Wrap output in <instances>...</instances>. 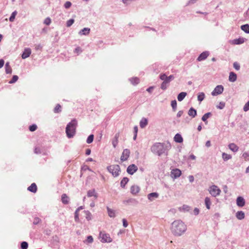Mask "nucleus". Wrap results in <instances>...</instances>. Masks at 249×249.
Listing matches in <instances>:
<instances>
[{"mask_svg": "<svg viewBox=\"0 0 249 249\" xmlns=\"http://www.w3.org/2000/svg\"><path fill=\"white\" fill-rule=\"evenodd\" d=\"M172 233L176 236H180L186 230V226L180 220L174 221L171 228Z\"/></svg>", "mask_w": 249, "mask_h": 249, "instance_id": "1", "label": "nucleus"}, {"mask_svg": "<svg viewBox=\"0 0 249 249\" xmlns=\"http://www.w3.org/2000/svg\"><path fill=\"white\" fill-rule=\"evenodd\" d=\"M171 147V146L170 144L168 145H165L163 143L157 142L151 147V151L158 156H160L165 153Z\"/></svg>", "mask_w": 249, "mask_h": 249, "instance_id": "2", "label": "nucleus"}, {"mask_svg": "<svg viewBox=\"0 0 249 249\" xmlns=\"http://www.w3.org/2000/svg\"><path fill=\"white\" fill-rule=\"evenodd\" d=\"M108 171L114 177H118L121 171L120 167L118 165H111L107 167Z\"/></svg>", "mask_w": 249, "mask_h": 249, "instance_id": "3", "label": "nucleus"}, {"mask_svg": "<svg viewBox=\"0 0 249 249\" xmlns=\"http://www.w3.org/2000/svg\"><path fill=\"white\" fill-rule=\"evenodd\" d=\"M99 238L101 239V242L102 243H110L112 241V238L109 234L105 231H101L99 234Z\"/></svg>", "mask_w": 249, "mask_h": 249, "instance_id": "4", "label": "nucleus"}, {"mask_svg": "<svg viewBox=\"0 0 249 249\" xmlns=\"http://www.w3.org/2000/svg\"><path fill=\"white\" fill-rule=\"evenodd\" d=\"M210 194L213 196H216L220 195L221 190L216 185H212L209 189Z\"/></svg>", "mask_w": 249, "mask_h": 249, "instance_id": "5", "label": "nucleus"}, {"mask_svg": "<svg viewBox=\"0 0 249 249\" xmlns=\"http://www.w3.org/2000/svg\"><path fill=\"white\" fill-rule=\"evenodd\" d=\"M66 132L68 138L73 137L75 133V125H67L66 128Z\"/></svg>", "mask_w": 249, "mask_h": 249, "instance_id": "6", "label": "nucleus"}, {"mask_svg": "<svg viewBox=\"0 0 249 249\" xmlns=\"http://www.w3.org/2000/svg\"><path fill=\"white\" fill-rule=\"evenodd\" d=\"M160 77L161 80L166 83L168 85L172 80L174 79V76L173 75H170L169 76H167L165 74H160Z\"/></svg>", "mask_w": 249, "mask_h": 249, "instance_id": "7", "label": "nucleus"}, {"mask_svg": "<svg viewBox=\"0 0 249 249\" xmlns=\"http://www.w3.org/2000/svg\"><path fill=\"white\" fill-rule=\"evenodd\" d=\"M130 151L128 149H125L124 150L121 156V160L123 162L124 161L128 159L130 156Z\"/></svg>", "mask_w": 249, "mask_h": 249, "instance_id": "8", "label": "nucleus"}, {"mask_svg": "<svg viewBox=\"0 0 249 249\" xmlns=\"http://www.w3.org/2000/svg\"><path fill=\"white\" fill-rule=\"evenodd\" d=\"M224 90V88L222 85L217 86L212 92L213 96H216L218 94H221Z\"/></svg>", "mask_w": 249, "mask_h": 249, "instance_id": "9", "label": "nucleus"}, {"mask_svg": "<svg viewBox=\"0 0 249 249\" xmlns=\"http://www.w3.org/2000/svg\"><path fill=\"white\" fill-rule=\"evenodd\" d=\"M181 175V171L177 168L173 169L171 172V177L174 178H176L179 177Z\"/></svg>", "mask_w": 249, "mask_h": 249, "instance_id": "10", "label": "nucleus"}, {"mask_svg": "<svg viewBox=\"0 0 249 249\" xmlns=\"http://www.w3.org/2000/svg\"><path fill=\"white\" fill-rule=\"evenodd\" d=\"M138 170V167L135 164H132L128 166L127 168V172L130 175H133Z\"/></svg>", "mask_w": 249, "mask_h": 249, "instance_id": "11", "label": "nucleus"}, {"mask_svg": "<svg viewBox=\"0 0 249 249\" xmlns=\"http://www.w3.org/2000/svg\"><path fill=\"white\" fill-rule=\"evenodd\" d=\"M140 191V188L137 185H134L132 186L130 188V192L131 194L133 195H137L138 193H139Z\"/></svg>", "mask_w": 249, "mask_h": 249, "instance_id": "12", "label": "nucleus"}, {"mask_svg": "<svg viewBox=\"0 0 249 249\" xmlns=\"http://www.w3.org/2000/svg\"><path fill=\"white\" fill-rule=\"evenodd\" d=\"M209 53L208 52H204L202 53H201L199 56L198 57L197 60L198 61H201L202 60H205L207 58V57L209 56Z\"/></svg>", "mask_w": 249, "mask_h": 249, "instance_id": "13", "label": "nucleus"}, {"mask_svg": "<svg viewBox=\"0 0 249 249\" xmlns=\"http://www.w3.org/2000/svg\"><path fill=\"white\" fill-rule=\"evenodd\" d=\"M31 54V50L29 48H25L24 50V52L22 54V59H25L27 57H28L30 54Z\"/></svg>", "mask_w": 249, "mask_h": 249, "instance_id": "14", "label": "nucleus"}, {"mask_svg": "<svg viewBox=\"0 0 249 249\" xmlns=\"http://www.w3.org/2000/svg\"><path fill=\"white\" fill-rule=\"evenodd\" d=\"M245 40L246 39L244 38H239L233 39L231 41V43L232 44L239 45L243 43L245 41Z\"/></svg>", "mask_w": 249, "mask_h": 249, "instance_id": "15", "label": "nucleus"}, {"mask_svg": "<svg viewBox=\"0 0 249 249\" xmlns=\"http://www.w3.org/2000/svg\"><path fill=\"white\" fill-rule=\"evenodd\" d=\"M236 203L238 206L243 207L245 205V201L244 199L242 197L239 196L237 198Z\"/></svg>", "mask_w": 249, "mask_h": 249, "instance_id": "16", "label": "nucleus"}, {"mask_svg": "<svg viewBox=\"0 0 249 249\" xmlns=\"http://www.w3.org/2000/svg\"><path fill=\"white\" fill-rule=\"evenodd\" d=\"M119 137V134L117 133L115 135L114 138L112 140V144L114 148H115L118 145Z\"/></svg>", "mask_w": 249, "mask_h": 249, "instance_id": "17", "label": "nucleus"}, {"mask_svg": "<svg viewBox=\"0 0 249 249\" xmlns=\"http://www.w3.org/2000/svg\"><path fill=\"white\" fill-rule=\"evenodd\" d=\"M236 79H237L236 74L233 72H231L230 73V75H229V80L230 82H234L236 80Z\"/></svg>", "mask_w": 249, "mask_h": 249, "instance_id": "18", "label": "nucleus"}, {"mask_svg": "<svg viewBox=\"0 0 249 249\" xmlns=\"http://www.w3.org/2000/svg\"><path fill=\"white\" fill-rule=\"evenodd\" d=\"M90 29L89 28H84L79 32L80 35H88L89 34Z\"/></svg>", "mask_w": 249, "mask_h": 249, "instance_id": "19", "label": "nucleus"}, {"mask_svg": "<svg viewBox=\"0 0 249 249\" xmlns=\"http://www.w3.org/2000/svg\"><path fill=\"white\" fill-rule=\"evenodd\" d=\"M28 190L33 192L36 193L37 191V186L36 183H33L28 188Z\"/></svg>", "mask_w": 249, "mask_h": 249, "instance_id": "20", "label": "nucleus"}, {"mask_svg": "<svg viewBox=\"0 0 249 249\" xmlns=\"http://www.w3.org/2000/svg\"><path fill=\"white\" fill-rule=\"evenodd\" d=\"M61 200L62 203L64 204H67L69 203V198L65 194H64L62 195Z\"/></svg>", "mask_w": 249, "mask_h": 249, "instance_id": "21", "label": "nucleus"}, {"mask_svg": "<svg viewBox=\"0 0 249 249\" xmlns=\"http://www.w3.org/2000/svg\"><path fill=\"white\" fill-rule=\"evenodd\" d=\"M87 196L88 197L94 196L95 198H97V195L95 190H90L88 192Z\"/></svg>", "mask_w": 249, "mask_h": 249, "instance_id": "22", "label": "nucleus"}, {"mask_svg": "<svg viewBox=\"0 0 249 249\" xmlns=\"http://www.w3.org/2000/svg\"><path fill=\"white\" fill-rule=\"evenodd\" d=\"M174 141L178 143H181L183 142V138L181 137V136L179 134H177L174 138Z\"/></svg>", "mask_w": 249, "mask_h": 249, "instance_id": "23", "label": "nucleus"}, {"mask_svg": "<svg viewBox=\"0 0 249 249\" xmlns=\"http://www.w3.org/2000/svg\"><path fill=\"white\" fill-rule=\"evenodd\" d=\"M187 95V93L185 92H181L178 95V101H182Z\"/></svg>", "mask_w": 249, "mask_h": 249, "instance_id": "24", "label": "nucleus"}, {"mask_svg": "<svg viewBox=\"0 0 249 249\" xmlns=\"http://www.w3.org/2000/svg\"><path fill=\"white\" fill-rule=\"evenodd\" d=\"M236 216L237 219L242 220L245 218V213L242 211H238L236 213Z\"/></svg>", "mask_w": 249, "mask_h": 249, "instance_id": "25", "label": "nucleus"}, {"mask_svg": "<svg viewBox=\"0 0 249 249\" xmlns=\"http://www.w3.org/2000/svg\"><path fill=\"white\" fill-rule=\"evenodd\" d=\"M229 148L233 152H237L238 150V147L233 143H230Z\"/></svg>", "mask_w": 249, "mask_h": 249, "instance_id": "26", "label": "nucleus"}, {"mask_svg": "<svg viewBox=\"0 0 249 249\" xmlns=\"http://www.w3.org/2000/svg\"><path fill=\"white\" fill-rule=\"evenodd\" d=\"M188 115L190 116L195 117L196 115V110L194 109L193 107H191L188 111Z\"/></svg>", "mask_w": 249, "mask_h": 249, "instance_id": "27", "label": "nucleus"}, {"mask_svg": "<svg viewBox=\"0 0 249 249\" xmlns=\"http://www.w3.org/2000/svg\"><path fill=\"white\" fill-rule=\"evenodd\" d=\"M159 195L157 193H151L148 195V198L151 201L153 200L154 198H157Z\"/></svg>", "mask_w": 249, "mask_h": 249, "instance_id": "28", "label": "nucleus"}, {"mask_svg": "<svg viewBox=\"0 0 249 249\" xmlns=\"http://www.w3.org/2000/svg\"><path fill=\"white\" fill-rule=\"evenodd\" d=\"M5 72H6V73L9 74V73H12V68H11V67H10V66L9 65V62H7L5 64Z\"/></svg>", "mask_w": 249, "mask_h": 249, "instance_id": "29", "label": "nucleus"}, {"mask_svg": "<svg viewBox=\"0 0 249 249\" xmlns=\"http://www.w3.org/2000/svg\"><path fill=\"white\" fill-rule=\"evenodd\" d=\"M212 114L210 112H208L205 113L202 117V120L205 122V124H207L208 122L207 120L211 116Z\"/></svg>", "mask_w": 249, "mask_h": 249, "instance_id": "30", "label": "nucleus"}, {"mask_svg": "<svg viewBox=\"0 0 249 249\" xmlns=\"http://www.w3.org/2000/svg\"><path fill=\"white\" fill-rule=\"evenodd\" d=\"M129 81L132 84L136 85L140 82L139 79L137 77H133L129 79Z\"/></svg>", "mask_w": 249, "mask_h": 249, "instance_id": "31", "label": "nucleus"}, {"mask_svg": "<svg viewBox=\"0 0 249 249\" xmlns=\"http://www.w3.org/2000/svg\"><path fill=\"white\" fill-rule=\"evenodd\" d=\"M108 214L110 217H114L115 216V211L107 207Z\"/></svg>", "mask_w": 249, "mask_h": 249, "instance_id": "32", "label": "nucleus"}, {"mask_svg": "<svg viewBox=\"0 0 249 249\" xmlns=\"http://www.w3.org/2000/svg\"><path fill=\"white\" fill-rule=\"evenodd\" d=\"M205 97V95L204 92H199L197 95V100L198 101L201 102L204 100Z\"/></svg>", "mask_w": 249, "mask_h": 249, "instance_id": "33", "label": "nucleus"}, {"mask_svg": "<svg viewBox=\"0 0 249 249\" xmlns=\"http://www.w3.org/2000/svg\"><path fill=\"white\" fill-rule=\"evenodd\" d=\"M241 29L244 31L246 33H249V24H245L242 25L241 27Z\"/></svg>", "mask_w": 249, "mask_h": 249, "instance_id": "34", "label": "nucleus"}, {"mask_svg": "<svg viewBox=\"0 0 249 249\" xmlns=\"http://www.w3.org/2000/svg\"><path fill=\"white\" fill-rule=\"evenodd\" d=\"M128 181V178H124L121 181V186L122 188H124Z\"/></svg>", "mask_w": 249, "mask_h": 249, "instance_id": "35", "label": "nucleus"}, {"mask_svg": "<svg viewBox=\"0 0 249 249\" xmlns=\"http://www.w3.org/2000/svg\"><path fill=\"white\" fill-rule=\"evenodd\" d=\"M205 203L206 208L209 210L210 209V205L211 204V202L210 198H209L208 197H206L205 198Z\"/></svg>", "mask_w": 249, "mask_h": 249, "instance_id": "36", "label": "nucleus"}, {"mask_svg": "<svg viewBox=\"0 0 249 249\" xmlns=\"http://www.w3.org/2000/svg\"><path fill=\"white\" fill-rule=\"evenodd\" d=\"M222 158L224 160H228L231 159V156L225 153L222 154Z\"/></svg>", "mask_w": 249, "mask_h": 249, "instance_id": "37", "label": "nucleus"}, {"mask_svg": "<svg viewBox=\"0 0 249 249\" xmlns=\"http://www.w3.org/2000/svg\"><path fill=\"white\" fill-rule=\"evenodd\" d=\"M17 12L16 11H15L14 12H13L10 18H9V20L11 21V22H13L15 19V17L17 15Z\"/></svg>", "mask_w": 249, "mask_h": 249, "instance_id": "38", "label": "nucleus"}, {"mask_svg": "<svg viewBox=\"0 0 249 249\" xmlns=\"http://www.w3.org/2000/svg\"><path fill=\"white\" fill-rule=\"evenodd\" d=\"M93 138H94V135L93 134L90 135L88 137V139L87 140V142L88 143H91L93 142Z\"/></svg>", "mask_w": 249, "mask_h": 249, "instance_id": "39", "label": "nucleus"}, {"mask_svg": "<svg viewBox=\"0 0 249 249\" xmlns=\"http://www.w3.org/2000/svg\"><path fill=\"white\" fill-rule=\"evenodd\" d=\"M171 106H172L174 111H175L176 110L177 107V103L176 100H175L172 101Z\"/></svg>", "mask_w": 249, "mask_h": 249, "instance_id": "40", "label": "nucleus"}, {"mask_svg": "<svg viewBox=\"0 0 249 249\" xmlns=\"http://www.w3.org/2000/svg\"><path fill=\"white\" fill-rule=\"evenodd\" d=\"M18 76L17 75H14L12 79L9 82L10 84H13L15 83L18 80Z\"/></svg>", "mask_w": 249, "mask_h": 249, "instance_id": "41", "label": "nucleus"}, {"mask_svg": "<svg viewBox=\"0 0 249 249\" xmlns=\"http://www.w3.org/2000/svg\"><path fill=\"white\" fill-rule=\"evenodd\" d=\"M28 247V244L26 242H22L21 244V249H27Z\"/></svg>", "mask_w": 249, "mask_h": 249, "instance_id": "42", "label": "nucleus"}, {"mask_svg": "<svg viewBox=\"0 0 249 249\" xmlns=\"http://www.w3.org/2000/svg\"><path fill=\"white\" fill-rule=\"evenodd\" d=\"M61 106L59 104L57 105L54 108V112L55 113H58L61 111Z\"/></svg>", "mask_w": 249, "mask_h": 249, "instance_id": "43", "label": "nucleus"}, {"mask_svg": "<svg viewBox=\"0 0 249 249\" xmlns=\"http://www.w3.org/2000/svg\"><path fill=\"white\" fill-rule=\"evenodd\" d=\"M225 103L224 102H221L219 103L218 105L216 106V107L217 108L222 109L225 107Z\"/></svg>", "mask_w": 249, "mask_h": 249, "instance_id": "44", "label": "nucleus"}, {"mask_svg": "<svg viewBox=\"0 0 249 249\" xmlns=\"http://www.w3.org/2000/svg\"><path fill=\"white\" fill-rule=\"evenodd\" d=\"M168 86V85L166 83L163 81L161 84L160 88L163 90H165L167 89Z\"/></svg>", "mask_w": 249, "mask_h": 249, "instance_id": "45", "label": "nucleus"}, {"mask_svg": "<svg viewBox=\"0 0 249 249\" xmlns=\"http://www.w3.org/2000/svg\"><path fill=\"white\" fill-rule=\"evenodd\" d=\"M242 157L244 158L246 161H249V154L248 153H244L242 155Z\"/></svg>", "mask_w": 249, "mask_h": 249, "instance_id": "46", "label": "nucleus"}, {"mask_svg": "<svg viewBox=\"0 0 249 249\" xmlns=\"http://www.w3.org/2000/svg\"><path fill=\"white\" fill-rule=\"evenodd\" d=\"M71 4H72L70 1H67L65 3L64 6L66 9H69L71 7Z\"/></svg>", "mask_w": 249, "mask_h": 249, "instance_id": "47", "label": "nucleus"}, {"mask_svg": "<svg viewBox=\"0 0 249 249\" xmlns=\"http://www.w3.org/2000/svg\"><path fill=\"white\" fill-rule=\"evenodd\" d=\"M147 119L145 118H142L140 122V124H147Z\"/></svg>", "mask_w": 249, "mask_h": 249, "instance_id": "48", "label": "nucleus"}, {"mask_svg": "<svg viewBox=\"0 0 249 249\" xmlns=\"http://www.w3.org/2000/svg\"><path fill=\"white\" fill-rule=\"evenodd\" d=\"M51 23V19L50 18H47L45 19L44 21V23L47 25H49Z\"/></svg>", "mask_w": 249, "mask_h": 249, "instance_id": "49", "label": "nucleus"}, {"mask_svg": "<svg viewBox=\"0 0 249 249\" xmlns=\"http://www.w3.org/2000/svg\"><path fill=\"white\" fill-rule=\"evenodd\" d=\"M243 110L245 112L249 110V101L244 105Z\"/></svg>", "mask_w": 249, "mask_h": 249, "instance_id": "50", "label": "nucleus"}, {"mask_svg": "<svg viewBox=\"0 0 249 249\" xmlns=\"http://www.w3.org/2000/svg\"><path fill=\"white\" fill-rule=\"evenodd\" d=\"M74 20L73 19H70L67 21V26L70 27L73 23Z\"/></svg>", "mask_w": 249, "mask_h": 249, "instance_id": "51", "label": "nucleus"}, {"mask_svg": "<svg viewBox=\"0 0 249 249\" xmlns=\"http://www.w3.org/2000/svg\"><path fill=\"white\" fill-rule=\"evenodd\" d=\"M137 132H138V127H137V126H135L134 127V135L133 139L134 140H135L136 139Z\"/></svg>", "mask_w": 249, "mask_h": 249, "instance_id": "52", "label": "nucleus"}, {"mask_svg": "<svg viewBox=\"0 0 249 249\" xmlns=\"http://www.w3.org/2000/svg\"><path fill=\"white\" fill-rule=\"evenodd\" d=\"M233 67L236 70L238 71L240 69V66L237 62H234L233 63Z\"/></svg>", "mask_w": 249, "mask_h": 249, "instance_id": "53", "label": "nucleus"}, {"mask_svg": "<svg viewBox=\"0 0 249 249\" xmlns=\"http://www.w3.org/2000/svg\"><path fill=\"white\" fill-rule=\"evenodd\" d=\"M85 213L86 214V218L88 220H89L91 219V213L89 211H85Z\"/></svg>", "mask_w": 249, "mask_h": 249, "instance_id": "54", "label": "nucleus"}, {"mask_svg": "<svg viewBox=\"0 0 249 249\" xmlns=\"http://www.w3.org/2000/svg\"><path fill=\"white\" fill-rule=\"evenodd\" d=\"M74 219L76 221H79V213L78 211H76L75 212Z\"/></svg>", "mask_w": 249, "mask_h": 249, "instance_id": "55", "label": "nucleus"}, {"mask_svg": "<svg viewBox=\"0 0 249 249\" xmlns=\"http://www.w3.org/2000/svg\"><path fill=\"white\" fill-rule=\"evenodd\" d=\"M77 124V121L76 119H72L70 122H69L68 124H71V125H72V124Z\"/></svg>", "mask_w": 249, "mask_h": 249, "instance_id": "56", "label": "nucleus"}, {"mask_svg": "<svg viewBox=\"0 0 249 249\" xmlns=\"http://www.w3.org/2000/svg\"><path fill=\"white\" fill-rule=\"evenodd\" d=\"M37 128V126L36 125H30V127H29V130L31 131H34L35 130H36Z\"/></svg>", "mask_w": 249, "mask_h": 249, "instance_id": "57", "label": "nucleus"}, {"mask_svg": "<svg viewBox=\"0 0 249 249\" xmlns=\"http://www.w3.org/2000/svg\"><path fill=\"white\" fill-rule=\"evenodd\" d=\"M123 226L124 227L126 228L128 226V223L126 220L124 218L123 219Z\"/></svg>", "mask_w": 249, "mask_h": 249, "instance_id": "58", "label": "nucleus"}, {"mask_svg": "<svg viewBox=\"0 0 249 249\" xmlns=\"http://www.w3.org/2000/svg\"><path fill=\"white\" fill-rule=\"evenodd\" d=\"M40 219L39 218L36 217L34 219L33 223L34 224L36 225V224H37L40 222Z\"/></svg>", "mask_w": 249, "mask_h": 249, "instance_id": "59", "label": "nucleus"}, {"mask_svg": "<svg viewBox=\"0 0 249 249\" xmlns=\"http://www.w3.org/2000/svg\"><path fill=\"white\" fill-rule=\"evenodd\" d=\"M93 241V238L91 236H89L87 237V241L89 243H92Z\"/></svg>", "mask_w": 249, "mask_h": 249, "instance_id": "60", "label": "nucleus"}, {"mask_svg": "<svg viewBox=\"0 0 249 249\" xmlns=\"http://www.w3.org/2000/svg\"><path fill=\"white\" fill-rule=\"evenodd\" d=\"M197 0H190L186 5H189L195 3Z\"/></svg>", "mask_w": 249, "mask_h": 249, "instance_id": "61", "label": "nucleus"}, {"mask_svg": "<svg viewBox=\"0 0 249 249\" xmlns=\"http://www.w3.org/2000/svg\"><path fill=\"white\" fill-rule=\"evenodd\" d=\"M34 151L36 154H39L41 153L40 149L39 147H36L35 148Z\"/></svg>", "mask_w": 249, "mask_h": 249, "instance_id": "62", "label": "nucleus"}, {"mask_svg": "<svg viewBox=\"0 0 249 249\" xmlns=\"http://www.w3.org/2000/svg\"><path fill=\"white\" fill-rule=\"evenodd\" d=\"M4 64V61L3 59H0V69L3 67Z\"/></svg>", "mask_w": 249, "mask_h": 249, "instance_id": "63", "label": "nucleus"}, {"mask_svg": "<svg viewBox=\"0 0 249 249\" xmlns=\"http://www.w3.org/2000/svg\"><path fill=\"white\" fill-rule=\"evenodd\" d=\"M154 89V87H150L149 88H148L146 90L149 92V93H151L153 91V89Z\"/></svg>", "mask_w": 249, "mask_h": 249, "instance_id": "64", "label": "nucleus"}]
</instances>
